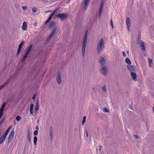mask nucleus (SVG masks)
Wrapping results in <instances>:
<instances>
[{
    "mask_svg": "<svg viewBox=\"0 0 154 154\" xmlns=\"http://www.w3.org/2000/svg\"><path fill=\"white\" fill-rule=\"evenodd\" d=\"M57 9H56L53 12H54V13H55V12L57 10Z\"/></svg>",
    "mask_w": 154,
    "mask_h": 154,
    "instance_id": "nucleus-54",
    "label": "nucleus"
},
{
    "mask_svg": "<svg viewBox=\"0 0 154 154\" xmlns=\"http://www.w3.org/2000/svg\"><path fill=\"white\" fill-rule=\"evenodd\" d=\"M57 30V28H55L53 29L52 30V32H51L49 36L47 38V41H49L50 40V38L54 35L55 32Z\"/></svg>",
    "mask_w": 154,
    "mask_h": 154,
    "instance_id": "nucleus-9",
    "label": "nucleus"
},
{
    "mask_svg": "<svg viewBox=\"0 0 154 154\" xmlns=\"http://www.w3.org/2000/svg\"><path fill=\"white\" fill-rule=\"evenodd\" d=\"M29 54L26 52L24 55L23 57V58L21 60V62H23L25 60H26V58L29 55Z\"/></svg>",
    "mask_w": 154,
    "mask_h": 154,
    "instance_id": "nucleus-18",
    "label": "nucleus"
},
{
    "mask_svg": "<svg viewBox=\"0 0 154 154\" xmlns=\"http://www.w3.org/2000/svg\"><path fill=\"white\" fill-rule=\"evenodd\" d=\"M38 134V131L37 130H35L34 133H33V135L34 136H36Z\"/></svg>",
    "mask_w": 154,
    "mask_h": 154,
    "instance_id": "nucleus-37",
    "label": "nucleus"
},
{
    "mask_svg": "<svg viewBox=\"0 0 154 154\" xmlns=\"http://www.w3.org/2000/svg\"><path fill=\"white\" fill-rule=\"evenodd\" d=\"M148 63L149 64V66L151 67L152 66L151 65V63H152V60L150 58H148Z\"/></svg>",
    "mask_w": 154,
    "mask_h": 154,
    "instance_id": "nucleus-30",
    "label": "nucleus"
},
{
    "mask_svg": "<svg viewBox=\"0 0 154 154\" xmlns=\"http://www.w3.org/2000/svg\"><path fill=\"white\" fill-rule=\"evenodd\" d=\"M54 12H53L51 14H50V15H51V16L52 17H53V15H54Z\"/></svg>",
    "mask_w": 154,
    "mask_h": 154,
    "instance_id": "nucleus-48",
    "label": "nucleus"
},
{
    "mask_svg": "<svg viewBox=\"0 0 154 154\" xmlns=\"http://www.w3.org/2000/svg\"><path fill=\"white\" fill-rule=\"evenodd\" d=\"M141 50L143 51H145L146 50L145 46L144 45V43L143 42H139L138 43Z\"/></svg>",
    "mask_w": 154,
    "mask_h": 154,
    "instance_id": "nucleus-11",
    "label": "nucleus"
},
{
    "mask_svg": "<svg viewBox=\"0 0 154 154\" xmlns=\"http://www.w3.org/2000/svg\"><path fill=\"white\" fill-rule=\"evenodd\" d=\"M100 71L102 74L104 75H106L108 72V69L106 66L104 65L102 66V67H101Z\"/></svg>",
    "mask_w": 154,
    "mask_h": 154,
    "instance_id": "nucleus-4",
    "label": "nucleus"
},
{
    "mask_svg": "<svg viewBox=\"0 0 154 154\" xmlns=\"http://www.w3.org/2000/svg\"><path fill=\"white\" fill-rule=\"evenodd\" d=\"M110 25H111V26H112L113 25V22H112V19H111V21H110Z\"/></svg>",
    "mask_w": 154,
    "mask_h": 154,
    "instance_id": "nucleus-44",
    "label": "nucleus"
},
{
    "mask_svg": "<svg viewBox=\"0 0 154 154\" xmlns=\"http://www.w3.org/2000/svg\"><path fill=\"white\" fill-rule=\"evenodd\" d=\"M87 39V32H86L84 36L82 45V54L83 56H84L85 54Z\"/></svg>",
    "mask_w": 154,
    "mask_h": 154,
    "instance_id": "nucleus-2",
    "label": "nucleus"
},
{
    "mask_svg": "<svg viewBox=\"0 0 154 154\" xmlns=\"http://www.w3.org/2000/svg\"><path fill=\"white\" fill-rule=\"evenodd\" d=\"M37 138L36 136H34V143L35 145H36L37 143Z\"/></svg>",
    "mask_w": 154,
    "mask_h": 154,
    "instance_id": "nucleus-27",
    "label": "nucleus"
},
{
    "mask_svg": "<svg viewBox=\"0 0 154 154\" xmlns=\"http://www.w3.org/2000/svg\"><path fill=\"white\" fill-rule=\"evenodd\" d=\"M152 9L151 10V11H152Z\"/></svg>",
    "mask_w": 154,
    "mask_h": 154,
    "instance_id": "nucleus-60",
    "label": "nucleus"
},
{
    "mask_svg": "<svg viewBox=\"0 0 154 154\" xmlns=\"http://www.w3.org/2000/svg\"><path fill=\"white\" fill-rule=\"evenodd\" d=\"M14 134V131L12 130L11 131V132H10L7 141V143L8 144L10 143L11 140L13 138Z\"/></svg>",
    "mask_w": 154,
    "mask_h": 154,
    "instance_id": "nucleus-5",
    "label": "nucleus"
},
{
    "mask_svg": "<svg viewBox=\"0 0 154 154\" xmlns=\"http://www.w3.org/2000/svg\"><path fill=\"white\" fill-rule=\"evenodd\" d=\"M98 149L99 150H100L101 149V146H98Z\"/></svg>",
    "mask_w": 154,
    "mask_h": 154,
    "instance_id": "nucleus-50",
    "label": "nucleus"
},
{
    "mask_svg": "<svg viewBox=\"0 0 154 154\" xmlns=\"http://www.w3.org/2000/svg\"><path fill=\"white\" fill-rule=\"evenodd\" d=\"M20 119L21 117L19 115L17 116L16 117V119L18 121L20 120Z\"/></svg>",
    "mask_w": 154,
    "mask_h": 154,
    "instance_id": "nucleus-33",
    "label": "nucleus"
},
{
    "mask_svg": "<svg viewBox=\"0 0 154 154\" xmlns=\"http://www.w3.org/2000/svg\"><path fill=\"white\" fill-rule=\"evenodd\" d=\"M34 105L32 103H31L30 105V108H33Z\"/></svg>",
    "mask_w": 154,
    "mask_h": 154,
    "instance_id": "nucleus-45",
    "label": "nucleus"
},
{
    "mask_svg": "<svg viewBox=\"0 0 154 154\" xmlns=\"http://www.w3.org/2000/svg\"><path fill=\"white\" fill-rule=\"evenodd\" d=\"M89 0H84V3L83 5V9L84 11L86 10L88 7Z\"/></svg>",
    "mask_w": 154,
    "mask_h": 154,
    "instance_id": "nucleus-7",
    "label": "nucleus"
},
{
    "mask_svg": "<svg viewBox=\"0 0 154 154\" xmlns=\"http://www.w3.org/2000/svg\"><path fill=\"white\" fill-rule=\"evenodd\" d=\"M102 9H100L99 15V16L100 17L102 13Z\"/></svg>",
    "mask_w": 154,
    "mask_h": 154,
    "instance_id": "nucleus-38",
    "label": "nucleus"
},
{
    "mask_svg": "<svg viewBox=\"0 0 154 154\" xmlns=\"http://www.w3.org/2000/svg\"><path fill=\"white\" fill-rule=\"evenodd\" d=\"M85 132H86V136H87V137H88V134L87 132V131L86 130Z\"/></svg>",
    "mask_w": 154,
    "mask_h": 154,
    "instance_id": "nucleus-51",
    "label": "nucleus"
},
{
    "mask_svg": "<svg viewBox=\"0 0 154 154\" xmlns=\"http://www.w3.org/2000/svg\"><path fill=\"white\" fill-rule=\"evenodd\" d=\"M22 8L24 10H26L27 9V7L26 6H23Z\"/></svg>",
    "mask_w": 154,
    "mask_h": 154,
    "instance_id": "nucleus-41",
    "label": "nucleus"
},
{
    "mask_svg": "<svg viewBox=\"0 0 154 154\" xmlns=\"http://www.w3.org/2000/svg\"><path fill=\"white\" fill-rule=\"evenodd\" d=\"M12 126L11 125L8 127V129H7V130L4 132V133H3L4 134H5V135H8V133L9 132V130L11 129V128Z\"/></svg>",
    "mask_w": 154,
    "mask_h": 154,
    "instance_id": "nucleus-20",
    "label": "nucleus"
},
{
    "mask_svg": "<svg viewBox=\"0 0 154 154\" xmlns=\"http://www.w3.org/2000/svg\"><path fill=\"white\" fill-rule=\"evenodd\" d=\"M27 23L26 22H24L23 23L22 28L24 30H25L27 28Z\"/></svg>",
    "mask_w": 154,
    "mask_h": 154,
    "instance_id": "nucleus-19",
    "label": "nucleus"
},
{
    "mask_svg": "<svg viewBox=\"0 0 154 154\" xmlns=\"http://www.w3.org/2000/svg\"><path fill=\"white\" fill-rule=\"evenodd\" d=\"M86 119V116H85L83 117V119L82 121V125H83L85 122Z\"/></svg>",
    "mask_w": 154,
    "mask_h": 154,
    "instance_id": "nucleus-32",
    "label": "nucleus"
},
{
    "mask_svg": "<svg viewBox=\"0 0 154 154\" xmlns=\"http://www.w3.org/2000/svg\"><path fill=\"white\" fill-rule=\"evenodd\" d=\"M68 14L66 13H60L59 14L57 17L60 18L61 20L63 21L65 20L68 17Z\"/></svg>",
    "mask_w": 154,
    "mask_h": 154,
    "instance_id": "nucleus-3",
    "label": "nucleus"
},
{
    "mask_svg": "<svg viewBox=\"0 0 154 154\" xmlns=\"http://www.w3.org/2000/svg\"><path fill=\"white\" fill-rule=\"evenodd\" d=\"M112 26V29H113L114 27H113V25L112 26Z\"/></svg>",
    "mask_w": 154,
    "mask_h": 154,
    "instance_id": "nucleus-58",
    "label": "nucleus"
},
{
    "mask_svg": "<svg viewBox=\"0 0 154 154\" xmlns=\"http://www.w3.org/2000/svg\"><path fill=\"white\" fill-rule=\"evenodd\" d=\"M103 1H102L100 5V9H102L103 7Z\"/></svg>",
    "mask_w": 154,
    "mask_h": 154,
    "instance_id": "nucleus-36",
    "label": "nucleus"
},
{
    "mask_svg": "<svg viewBox=\"0 0 154 154\" xmlns=\"http://www.w3.org/2000/svg\"><path fill=\"white\" fill-rule=\"evenodd\" d=\"M99 62L102 66L104 65L105 63V60L102 56L100 57L99 60Z\"/></svg>",
    "mask_w": 154,
    "mask_h": 154,
    "instance_id": "nucleus-12",
    "label": "nucleus"
},
{
    "mask_svg": "<svg viewBox=\"0 0 154 154\" xmlns=\"http://www.w3.org/2000/svg\"><path fill=\"white\" fill-rule=\"evenodd\" d=\"M130 75L131 76V78H132L134 80L136 81L137 76L135 72H131Z\"/></svg>",
    "mask_w": 154,
    "mask_h": 154,
    "instance_id": "nucleus-14",
    "label": "nucleus"
},
{
    "mask_svg": "<svg viewBox=\"0 0 154 154\" xmlns=\"http://www.w3.org/2000/svg\"><path fill=\"white\" fill-rule=\"evenodd\" d=\"M127 68L129 71L131 72H136V69L135 67L133 65H127Z\"/></svg>",
    "mask_w": 154,
    "mask_h": 154,
    "instance_id": "nucleus-6",
    "label": "nucleus"
},
{
    "mask_svg": "<svg viewBox=\"0 0 154 154\" xmlns=\"http://www.w3.org/2000/svg\"><path fill=\"white\" fill-rule=\"evenodd\" d=\"M35 129L36 130H37V131H38V129H39V128H38V126L37 125L35 127Z\"/></svg>",
    "mask_w": 154,
    "mask_h": 154,
    "instance_id": "nucleus-46",
    "label": "nucleus"
},
{
    "mask_svg": "<svg viewBox=\"0 0 154 154\" xmlns=\"http://www.w3.org/2000/svg\"><path fill=\"white\" fill-rule=\"evenodd\" d=\"M104 48V40L103 38L98 42L97 45V53L98 55L101 54V52L103 51Z\"/></svg>",
    "mask_w": 154,
    "mask_h": 154,
    "instance_id": "nucleus-1",
    "label": "nucleus"
},
{
    "mask_svg": "<svg viewBox=\"0 0 154 154\" xmlns=\"http://www.w3.org/2000/svg\"><path fill=\"white\" fill-rule=\"evenodd\" d=\"M6 105V103L5 102H4L2 104V106L0 109V111H3L4 109V108Z\"/></svg>",
    "mask_w": 154,
    "mask_h": 154,
    "instance_id": "nucleus-22",
    "label": "nucleus"
},
{
    "mask_svg": "<svg viewBox=\"0 0 154 154\" xmlns=\"http://www.w3.org/2000/svg\"><path fill=\"white\" fill-rule=\"evenodd\" d=\"M54 12H53L51 14H50V15H51V16L52 17H53V15H54Z\"/></svg>",
    "mask_w": 154,
    "mask_h": 154,
    "instance_id": "nucleus-49",
    "label": "nucleus"
},
{
    "mask_svg": "<svg viewBox=\"0 0 154 154\" xmlns=\"http://www.w3.org/2000/svg\"><path fill=\"white\" fill-rule=\"evenodd\" d=\"M102 90L105 93L107 91V88H106L105 85H104L103 86L102 88Z\"/></svg>",
    "mask_w": 154,
    "mask_h": 154,
    "instance_id": "nucleus-28",
    "label": "nucleus"
},
{
    "mask_svg": "<svg viewBox=\"0 0 154 154\" xmlns=\"http://www.w3.org/2000/svg\"><path fill=\"white\" fill-rule=\"evenodd\" d=\"M131 20L130 18L128 17L127 18L126 20V23L127 26L128 30L129 32L130 31L129 28L131 25Z\"/></svg>",
    "mask_w": 154,
    "mask_h": 154,
    "instance_id": "nucleus-8",
    "label": "nucleus"
},
{
    "mask_svg": "<svg viewBox=\"0 0 154 154\" xmlns=\"http://www.w3.org/2000/svg\"><path fill=\"white\" fill-rule=\"evenodd\" d=\"M125 62L128 64V65H130L131 64V63L128 58H126L125 60Z\"/></svg>",
    "mask_w": 154,
    "mask_h": 154,
    "instance_id": "nucleus-24",
    "label": "nucleus"
},
{
    "mask_svg": "<svg viewBox=\"0 0 154 154\" xmlns=\"http://www.w3.org/2000/svg\"><path fill=\"white\" fill-rule=\"evenodd\" d=\"M140 35H139L138 36V39H137V43H139V42H140L141 41V40L140 39Z\"/></svg>",
    "mask_w": 154,
    "mask_h": 154,
    "instance_id": "nucleus-39",
    "label": "nucleus"
},
{
    "mask_svg": "<svg viewBox=\"0 0 154 154\" xmlns=\"http://www.w3.org/2000/svg\"><path fill=\"white\" fill-rule=\"evenodd\" d=\"M57 9H56L53 12H54V13H55V12L57 10Z\"/></svg>",
    "mask_w": 154,
    "mask_h": 154,
    "instance_id": "nucleus-53",
    "label": "nucleus"
},
{
    "mask_svg": "<svg viewBox=\"0 0 154 154\" xmlns=\"http://www.w3.org/2000/svg\"><path fill=\"white\" fill-rule=\"evenodd\" d=\"M52 17L51 15H50V16L49 17L48 19L46 20V21L45 23V24H46L47 23H48L51 20V19Z\"/></svg>",
    "mask_w": 154,
    "mask_h": 154,
    "instance_id": "nucleus-25",
    "label": "nucleus"
},
{
    "mask_svg": "<svg viewBox=\"0 0 154 154\" xmlns=\"http://www.w3.org/2000/svg\"><path fill=\"white\" fill-rule=\"evenodd\" d=\"M9 79L8 80H7L5 83H4L3 85L0 86V90H1L3 88H4L5 86L7 84H8L9 82Z\"/></svg>",
    "mask_w": 154,
    "mask_h": 154,
    "instance_id": "nucleus-16",
    "label": "nucleus"
},
{
    "mask_svg": "<svg viewBox=\"0 0 154 154\" xmlns=\"http://www.w3.org/2000/svg\"><path fill=\"white\" fill-rule=\"evenodd\" d=\"M4 122L3 119H2L0 121V128L1 127L3 122Z\"/></svg>",
    "mask_w": 154,
    "mask_h": 154,
    "instance_id": "nucleus-40",
    "label": "nucleus"
},
{
    "mask_svg": "<svg viewBox=\"0 0 154 154\" xmlns=\"http://www.w3.org/2000/svg\"><path fill=\"white\" fill-rule=\"evenodd\" d=\"M39 106L38 105V102L37 103L36 105L35 106V111H38L39 109Z\"/></svg>",
    "mask_w": 154,
    "mask_h": 154,
    "instance_id": "nucleus-29",
    "label": "nucleus"
},
{
    "mask_svg": "<svg viewBox=\"0 0 154 154\" xmlns=\"http://www.w3.org/2000/svg\"><path fill=\"white\" fill-rule=\"evenodd\" d=\"M55 24V23L54 21H52L51 22L50 24L49 25V28H52L54 26Z\"/></svg>",
    "mask_w": 154,
    "mask_h": 154,
    "instance_id": "nucleus-26",
    "label": "nucleus"
},
{
    "mask_svg": "<svg viewBox=\"0 0 154 154\" xmlns=\"http://www.w3.org/2000/svg\"><path fill=\"white\" fill-rule=\"evenodd\" d=\"M27 133H28V139L29 140V143L30 144H31L32 143V141L31 140V138L30 137V131L29 130H28L27 131Z\"/></svg>",
    "mask_w": 154,
    "mask_h": 154,
    "instance_id": "nucleus-15",
    "label": "nucleus"
},
{
    "mask_svg": "<svg viewBox=\"0 0 154 154\" xmlns=\"http://www.w3.org/2000/svg\"><path fill=\"white\" fill-rule=\"evenodd\" d=\"M37 8L35 7H33L32 9V11L33 12L35 13L37 11Z\"/></svg>",
    "mask_w": 154,
    "mask_h": 154,
    "instance_id": "nucleus-35",
    "label": "nucleus"
},
{
    "mask_svg": "<svg viewBox=\"0 0 154 154\" xmlns=\"http://www.w3.org/2000/svg\"><path fill=\"white\" fill-rule=\"evenodd\" d=\"M103 111L104 112H109V109H107V108H103Z\"/></svg>",
    "mask_w": 154,
    "mask_h": 154,
    "instance_id": "nucleus-31",
    "label": "nucleus"
},
{
    "mask_svg": "<svg viewBox=\"0 0 154 154\" xmlns=\"http://www.w3.org/2000/svg\"><path fill=\"white\" fill-rule=\"evenodd\" d=\"M57 80L59 84H60L61 83L62 81L61 77V73L60 71L58 73V74L57 77Z\"/></svg>",
    "mask_w": 154,
    "mask_h": 154,
    "instance_id": "nucleus-10",
    "label": "nucleus"
},
{
    "mask_svg": "<svg viewBox=\"0 0 154 154\" xmlns=\"http://www.w3.org/2000/svg\"><path fill=\"white\" fill-rule=\"evenodd\" d=\"M24 41H22L20 43L18 46L19 48L22 49L24 44Z\"/></svg>",
    "mask_w": 154,
    "mask_h": 154,
    "instance_id": "nucleus-23",
    "label": "nucleus"
},
{
    "mask_svg": "<svg viewBox=\"0 0 154 154\" xmlns=\"http://www.w3.org/2000/svg\"><path fill=\"white\" fill-rule=\"evenodd\" d=\"M21 49L20 48H18V49L17 51V57H18V55L20 53V51H21Z\"/></svg>",
    "mask_w": 154,
    "mask_h": 154,
    "instance_id": "nucleus-34",
    "label": "nucleus"
},
{
    "mask_svg": "<svg viewBox=\"0 0 154 154\" xmlns=\"http://www.w3.org/2000/svg\"><path fill=\"white\" fill-rule=\"evenodd\" d=\"M49 11H50V12H51V11H46V12H49Z\"/></svg>",
    "mask_w": 154,
    "mask_h": 154,
    "instance_id": "nucleus-59",
    "label": "nucleus"
},
{
    "mask_svg": "<svg viewBox=\"0 0 154 154\" xmlns=\"http://www.w3.org/2000/svg\"><path fill=\"white\" fill-rule=\"evenodd\" d=\"M152 109H153V112H154V106H153V107Z\"/></svg>",
    "mask_w": 154,
    "mask_h": 154,
    "instance_id": "nucleus-57",
    "label": "nucleus"
},
{
    "mask_svg": "<svg viewBox=\"0 0 154 154\" xmlns=\"http://www.w3.org/2000/svg\"><path fill=\"white\" fill-rule=\"evenodd\" d=\"M33 45L32 44L30 45L27 48L26 51V52L29 54L32 47Z\"/></svg>",
    "mask_w": 154,
    "mask_h": 154,
    "instance_id": "nucleus-17",
    "label": "nucleus"
},
{
    "mask_svg": "<svg viewBox=\"0 0 154 154\" xmlns=\"http://www.w3.org/2000/svg\"><path fill=\"white\" fill-rule=\"evenodd\" d=\"M126 53H127V54H128V55L129 54V51H127Z\"/></svg>",
    "mask_w": 154,
    "mask_h": 154,
    "instance_id": "nucleus-56",
    "label": "nucleus"
},
{
    "mask_svg": "<svg viewBox=\"0 0 154 154\" xmlns=\"http://www.w3.org/2000/svg\"><path fill=\"white\" fill-rule=\"evenodd\" d=\"M122 54L124 57H125L126 55L124 51L123 52Z\"/></svg>",
    "mask_w": 154,
    "mask_h": 154,
    "instance_id": "nucleus-47",
    "label": "nucleus"
},
{
    "mask_svg": "<svg viewBox=\"0 0 154 154\" xmlns=\"http://www.w3.org/2000/svg\"><path fill=\"white\" fill-rule=\"evenodd\" d=\"M133 136H134V137L135 139L138 138H139L138 136L137 135H133Z\"/></svg>",
    "mask_w": 154,
    "mask_h": 154,
    "instance_id": "nucleus-43",
    "label": "nucleus"
},
{
    "mask_svg": "<svg viewBox=\"0 0 154 154\" xmlns=\"http://www.w3.org/2000/svg\"><path fill=\"white\" fill-rule=\"evenodd\" d=\"M7 135L3 134V135L0 137V144H2L4 141Z\"/></svg>",
    "mask_w": 154,
    "mask_h": 154,
    "instance_id": "nucleus-13",
    "label": "nucleus"
},
{
    "mask_svg": "<svg viewBox=\"0 0 154 154\" xmlns=\"http://www.w3.org/2000/svg\"><path fill=\"white\" fill-rule=\"evenodd\" d=\"M33 108H30V111H33Z\"/></svg>",
    "mask_w": 154,
    "mask_h": 154,
    "instance_id": "nucleus-52",
    "label": "nucleus"
},
{
    "mask_svg": "<svg viewBox=\"0 0 154 154\" xmlns=\"http://www.w3.org/2000/svg\"><path fill=\"white\" fill-rule=\"evenodd\" d=\"M50 135L51 137V140H52V137L53 136V131L52 127L51 126L50 129Z\"/></svg>",
    "mask_w": 154,
    "mask_h": 154,
    "instance_id": "nucleus-21",
    "label": "nucleus"
},
{
    "mask_svg": "<svg viewBox=\"0 0 154 154\" xmlns=\"http://www.w3.org/2000/svg\"><path fill=\"white\" fill-rule=\"evenodd\" d=\"M30 113L31 114H33V111H30Z\"/></svg>",
    "mask_w": 154,
    "mask_h": 154,
    "instance_id": "nucleus-55",
    "label": "nucleus"
},
{
    "mask_svg": "<svg viewBox=\"0 0 154 154\" xmlns=\"http://www.w3.org/2000/svg\"><path fill=\"white\" fill-rule=\"evenodd\" d=\"M36 96V94L35 93L34 94L33 96L32 97V99H33V100L35 99V98Z\"/></svg>",
    "mask_w": 154,
    "mask_h": 154,
    "instance_id": "nucleus-42",
    "label": "nucleus"
}]
</instances>
